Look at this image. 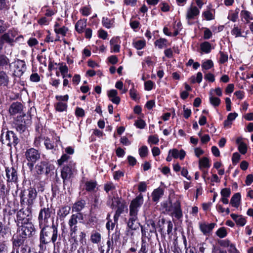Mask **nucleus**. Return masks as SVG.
Instances as JSON below:
<instances>
[{"instance_id":"55","label":"nucleus","mask_w":253,"mask_h":253,"mask_svg":"<svg viewBox=\"0 0 253 253\" xmlns=\"http://www.w3.org/2000/svg\"><path fill=\"white\" fill-rule=\"evenodd\" d=\"M159 139L157 135H150L148 138V142L154 144L158 143Z\"/></svg>"},{"instance_id":"28","label":"nucleus","mask_w":253,"mask_h":253,"mask_svg":"<svg viewBox=\"0 0 253 253\" xmlns=\"http://www.w3.org/2000/svg\"><path fill=\"white\" fill-rule=\"evenodd\" d=\"M97 186V182L95 181H87L85 183V190L89 192H94Z\"/></svg>"},{"instance_id":"17","label":"nucleus","mask_w":253,"mask_h":253,"mask_svg":"<svg viewBox=\"0 0 253 253\" xmlns=\"http://www.w3.org/2000/svg\"><path fill=\"white\" fill-rule=\"evenodd\" d=\"M71 210L70 207L68 206H63L59 208L57 211V215L61 220L64 219L70 213Z\"/></svg>"},{"instance_id":"37","label":"nucleus","mask_w":253,"mask_h":253,"mask_svg":"<svg viewBox=\"0 0 253 253\" xmlns=\"http://www.w3.org/2000/svg\"><path fill=\"white\" fill-rule=\"evenodd\" d=\"M7 191L6 187L3 180H0V199L4 198L6 195Z\"/></svg>"},{"instance_id":"58","label":"nucleus","mask_w":253,"mask_h":253,"mask_svg":"<svg viewBox=\"0 0 253 253\" xmlns=\"http://www.w3.org/2000/svg\"><path fill=\"white\" fill-rule=\"evenodd\" d=\"M222 197H229L231 194V191L229 188H224L221 191Z\"/></svg>"},{"instance_id":"46","label":"nucleus","mask_w":253,"mask_h":253,"mask_svg":"<svg viewBox=\"0 0 253 253\" xmlns=\"http://www.w3.org/2000/svg\"><path fill=\"white\" fill-rule=\"evenodd\" d=\"M216 234L219 238H222L226 236L227 232L224 227H221L217 230Z\"/></svg>"},{"instance_id":"23","label":"nucleus","mask_w":253,"mask_h":253,"mask_svg":"<svg viewBox=\"0 0 253 253\" xmlns=\"http://www.w3.org/2000/svg\"><path fill=\"white\" fill-rule=\"evenodd\" d=\"M199 13V10L196 6H191L188 10L186 18L188 20L193 19Z\"/></svg>"},{"instance_id":"22","label":"nucleus","mask_w":253,"mask_h":253,"mask_svg":"<svg viewBox=\"0 0 253 253\" xmlns=\"http://www.w3.org/2000/svg\"><path fill=\"white\" fill-rule=\"evenodd\" d=\"M9 82V78L6 73L3 71H0V86H7Z\"/></svg>"},{"instance_id":"29","label":"nucleus","mask_w":253,"mask_h":253,"mask_svg":"<svg viewBox=\"0 0 253 253\" xmlns=\"http://www.w3.org/2000/svg\"><path fill=\"white\" fill-rule=\"evenodd\" d=\"M241 194L239 193L235 194L231 198L230 204L233 207L237 208L240 204Z\"/></svg>"},{"instance_id":"20","label":"nucleus","mask_w":253,"mask_h":253,"mask_svg":"<svg viewBox=\"0 0 253 253\" xmlns=\"http://www.w3.org/2000/svg\"><path fill=\"white\" fill-rule=\"evenodd\" d=\"M215 225V224L214 223H211L210 224L203 223L200 224V228L204 235H207L212 230Z\"/></svg>"},{"instance_id":"33","label":"nucleus","mask_w":253,"mask_h":253,"mask_svg":"<svg viewBox=\"0 0 253 253\" xmlns=\"http://www.w3.org/2000/svg\"><path fill=\"white\" fill-rule=\"evenodd\" d=\"M101 238V234L97 231H94L91 234L90 240L94 244H98L100 242Z\"/></svg>"},{"instance_id":"64","label":"nucleus","mask_w":253,"mask_h":253,"mask_svg":"<svg viewBox=\"0 0 253 253\" xmlns=\"http://www.w3.org/2000/svg\"><path fill=\"white\" fill-rule=\"evenodd\" d=\"M30 80L33 82H39L40 77L37 73H33L30 76Z\"/></svg>"},{"instance_id":"15","label":"nucleus","mask_w":253,"mask_h":253,"mask_svg":"<svg viewBox=\"0 0 253 253\" xmlns=\"http://www.w3.org/2000/svg\"><path fill=\"white\" fill-rule=\"evenodd\" d=\"M0 37L4 42H5L11 46L14 45L13 43L15 42L14 38L15 36L12 31H8L7 33L3 34Z\"/></svg>"},{"instance_id":"53","label":"nucleus","mask_w":253,"mask_h":253,"mask_svg":"<svg viewBox=\"0 0 253 253\" xmlns=\"http://www.w3.org/2000/svg\"><path fill=\"white\" fill-rule=\"evenodd\" d=\"M44 144L47 149H52L54 148L53 143L48 138L44 139Z\"/></svg>"},{"instance_id":"11","label":"nucleus","mask_w":253,"mask_h":253,"mask_svg":"<svg viewBox=\"0 0 253 253\" xmlns=\"http://www.w3.org/2000/svg\"><path fill=\"white\" fill-rule=\"evenodd\" d=\"M53 168V166L47 161H42L36 165L35 169L38 174L47 175Z\"/></svg>"},{"instance_id":"63","label":"nucleus","mask_w":253,"mask_h":253,"mask_svg":"<svg viewBox=\"0 0 253 253\" xmlns=\"http://www.w3.org/2000/svg\"><path fill=\"white\" fill-rule=\"evenodd\" d=\"M75 114L78 117H83L84 116V111L82 108L77 107L76 109Z\"/></svg>"},{"instance_id":"57","label":"nucleus","mask_w":253,"mask_h":253,"mask_svg":"<svg viewBox=\"0 0 253 253\" xmlns=\"http://www.w3.org/2000/svg\"><path fill=\"white\" fill-rule=\"evenodd\" d=\"M70 158V157L67 154H63L61 158L58 160L59 165H62L64 162H66Z\"/></svg>"},{"instance_id":"7","label":"nucleus","mask_w":253,"mask_h":253,"mask_svg":"<svg viewBox=\"0 0 253 253\" xmlns=\"http://www.w3.org/2000/svg\"><path fill=\"white\" fill-rule=\"evenodd\" d=\"M31 124V117L24 115L17 117L14 127L17 131L21 133L25 131L27 126L30 125Z\"/></svg>"},{"instance_id":"50","label":"nucleus","mask_w":253,"mask_h":253,"mask_svg":"<svg viewBox=\"0 0 253 253\" xmlns=\"http://www.w3.org/2000/svg\"><path fill=\"white\" fill-rule=\"evenodd\" d=\"M231 32L232 35H235L236 37L242 36L241 29L238 27L234 26Z\"/></svg>"},{"instance_id":"8","label":"nucleus","mask_w":253,"mask_h":253,"mask_svg":"<svg viewBox=\"0 0 253 253\" xmlns=\"http://www.w3.org/2000/svg\"><path fill=\"white\" fill-rule=\"evenodd\" d=\"M22 225L18 229L17 232L20 235L27 238L32 236L33 232H35L34 225L31 221L21 223Z\"/></svg>"},{"instance_id":"47","label":"nucleus","mask_w":253,"mask_h":253,"mask_svg":"<svg viewBox=\"0 0 253 253\" xmlns=\"http://www.w3.org/2000/svg\"><path fill=\"white\" fill-rule=\"evenodd\" d=\"M139 154L141 158L145 157L148 154V148L146 146H143L139 149Z\"/></svg>"},{"instance_id":"42","label":"nucleus","mask_w":253,"mask_h":253,"mask_svg":"<svg viewBox=\"0 0 253 253\" xmlns=\"http://www.w3.org/2000/svg\"><path fill=\"white\" fill-rule=\"evenodd\" d=\"M213 66V64L212 61L211 60H207L206 61L204 62L202 64V67L203 70H207L211 68H212Z\"/></svg>"},{"instance_id":"26","label":"nucleus","mask_w":253,"mask_h":253,"mask_svg":"<svg viewBox=\"0 0 253 253\" xmlns=\"http://www.w3.org/2000/svg\"><path fill=\"white\" fill-rule=\"evenodd\" d=\"M120 203L121 202L118 197H112L110 196H108V200L107 202V204L110 206L112 209L116 208Z\"/></svg>"},{"instance_id":"10","label":"nucleus","mask_w":253,"mask_h":253,"mask_svg":"<svg viewBox=\"0 0 253 253\" xmlns=\"http://www.w3.org/2000/svg\"><path fill=\"white\" fill-rule=\"evenodd\" d=\"M78 219L73 214L70 217L68 224L69 227V234L71 238L75 242H77V232L78 230Z\"/></svg>"},{"instance_id":"27","label":"nucleus","mask_w":253,"mask_h":253,"mask_svg":"<svg viewBox=\"0 0 253 253\" xmlns=\"http://www.w3.org/2000/svg\"><path fill=\"white\" fill-rule=\"evenodd\" d=\"M85 202L82 200L76 202L72 207V211L80 212L85 207Z\"/></svg>"},{"instance_id":"35","label":"nucleus","mask_w":253,"mask_h":253,"mask_svg":"<svg viewBox=\"0 0 253 253\" xmlns=\"http://www.w3.org/2000/svg\"><path fill=\"white\" fill-rule=\"evenodd\" d=\"M201 49L205 53H208L211 50V44L208 42H205L200 45Z\"/></svg>"},{"instance_id":"59","label":"nucleus","mask_w":253,"mask_h":253,"mask_svg":"<svg viewBox=\"0 0 253 253\" xmlns=\"http://www.w3.org/2000/svg\"><path fill=\"white\" fill-rule=\"evenodd\" d=\"M145 89L146 90H151L154 86V83L150 80L147 81L145 82Z\"/></svg>"},{"instance_id":"51","label":"nucleus","mask_w":253,"mask_h":253,"mask_svg":"<svg viewBox=\"0 0 253 253\" xmlns=\"http://www.w3.org/2000/svg\"><path fill=\"white\" fill-rule=\"evenodd\" d=\"M104 190L106 193H108L110 191L115 189V186L112 182H109L104 185Z\"/></svg>"},{"instance_id":"61","label":"nucleus","mask_w":253,"mask_h":253,"mask_svg":"<svg viewBox=\"0 0 253 253\" xmlns=\"http://www.w3.org/2000/svg\"><path fill=\"white\" fill-rule=\"evenodd\" d=\"M184 243L185 245L186 252L185 253H197L196 249L195 247H189L188 248H186V241L185 240Z\"/></svg>"},{"instance_id":"18","label":"nucleus","mask_w":253,"mask_h":253,"mask_svg":"<svg viewBox=\"0 0 253 253\" xmlns=\"http://www.w3.org/2000/svg\"><path fill=\"white\" fill-rule=\"evenodd\" d=\"M22 110V104L20 102H16L11 104L9 109V112L11 115H13L21 113Z\"/></svg>"},{"instance_id":"14","label":"nucleus","mask_w":253,"mask_h":253,"mask_svg":"<svg viewBox=\"0 0 253 253\" xmlns=\"http://www.w3.org/2000/svg\"><path fill=\"white\" fill-rule=\"evenodd\" d=\"M27 201L25 202L26 206L33 208L34 203L37 196V192L36 189L30 187L27 190Z\"/></svg>"},{"instance_id":"19","label":"nucleus","mask_w":253,"mask_h":253,"mask_svg":"<svg viewBox=\"0 0 253 253\" xmlns=\"http://www.w3.org/2000/svg\"><path fill=\"white\" fill-rule=\"evenodd\" d=\"M10 233L11 230L9 227L0 221V235L3 239H7L10 237Z\"/></svg>"},{"instance_id":"41","label":"nucleus","mask_w":253,"mask_h":253,"mask_svg":"<svg viewBox=\"0 0 253 253\" xmlns=\"http://www.w3.org/2000/svg\"><path fill=\"white\" fill-rule=\"evenodd\" d=\"M113 237H114L115 240L116 241L119 238V235L117 234L116 233L115 234H113L112 237V241L110 240H108L107 242V252H109L111 247L113 246Z\"/></svg>"},{"instance_id":"1","label":"nucleus","mask_w":253,"mask_h":253,"mask_svg":"<svg viewBox=\"0 0 253 253\" xmlns=\"http://www.w3.org/2000/svg\"><path fill=\"white\" fill-rule=\"evenodd\" d=\"M58 224L52 221L51 226L45 225L39 226L41 231L40 233V245L41 249L45 248L44 245L52 242L54 246H55L56 242L58 237L60 238L58 230Z\"/></svg>"},{"instance_id":"25","label":"nucleus","mask_w":253,"mask_h":253,"mask_svg":"<svg viewBox=\"0 0 253 253\" xmlns=\"http://www.w3.org/2000/svg\"><path fill=\"white\" fill-rule=\"evenodd\" d=\"M26 238V237H23L18 234L15 238H13V248H17L19 249V247L24 244Z\"/></svg>"},{"instance_id":"38","label":"nucleus","mask_w":253,"mask_h":253,"mask_svg":"<svg viewBox=\"0 0 253 253\" xmlns=\"http://www.w3.org/2000/svg\"><path fill=\"white\" fill-rule=\"evenodd\" d=\"M199 167L202 169V167L205 168H209L210 165L209 164V160L207 157H204L199 160Z\"/></svg>"},{"instance_id":"3","label":"nucleus","mask_w":253,"mask_h":253,"mask_svg":"<svg viewBox=\"0 0 253 253\" xmlns=\"http://www.w3.org/2000/svg\"><path fill=\"white\" fill-rule=\"evenodd\" d=\"M20 203L23 208L17 212V220L19 223L31 221L32 217L33 208L26 206L25 207V201L22 193L20 195Z\"/></svg>"},{"instance_id":"40","label":"nucleus","mask_w":253,"mask_h":253,"mask_svg":"<svg viewBox=\"0 0 253 253\" xmlns=\"http://www.w3.org/2000/svg\"><path fill=\"white\" fill-rule=\"evenodd\" d=\"M85 237L86 234L84 232L82 231L79 233L78 236H77V242H75V241H74V242L76 244H78V242L83 244L84 242H85Z\"/></svg>"},{"instance_id":"12","label":"nucleus","mask_w":253,"mask_h":253,"mask_svg":"<svg viewBox=\"0 0 253 253\" xmlns=\"http://www.w3.org/2000/svg\"><path fill=\"white\" fill-rule=\"evenodd\" d=\"M25 156L27 161L36 163L41 158V153L38 150L31 148L26 150Z\"/></svg>"},{"instance_id":"30","label":"nucleus","mask_w":253,"mask_h":253,"mask_svg":"<svg viewBox=\"0 0 253 253\" xmlns=\"http://www.w3.org/2000/svg\"><path fill=\"white\" fill-rule=\"evenodd\" d=\"M164 194V191L161 188L155 189L152 194V200L154 202H157L160 197Z\"/></svg>"},{"instance_id":"45","label":"nucleus","mask_w":253,"mask_h":253,"mask_svg":"<svg viewBox=\"0 0 253 253\" xmlns=\"http://www.w3.org/2000/svg\"><path fill=\"white\" fill-rule=\"evenodd\" d=\"M241 15L243 18H244L247 22L249 21L250 20L253 19L252 17L251 16V13L248 11L247 10H242L241 12Z\"/></svg>"},{"instance_id":"24","label":"nucleus","mask_w":253,"mask_h":253,"mask_svg":"<svg viewBox=\"0 0 253 253\" xmlns=\"http://www.w3.org/2000/svg\"><path fill=\"white\" fill-rule=\"evenodd\" d=\"M232 218L235 221L237 225L243 226L246 223V220L241 215L232 213L230 215Z\"/></svg>"},{"instance_id":"4","label":"nucleus","mask_w":253,"mask_h":253,"mask_svg":"<svg viewBox=\"0 0 253 253\" xmlns=\"http://www.w3.org/2000/svg\"><path fill=\"white\" fill-rule=\"evenodd\" d=\"M0 141L3 145L9 148L16 147L20 141L16 134L11 130L2 129L0 134Z\"/></svg>"},{"instance_id":"52","label":"nucleus","mask_w":253,"mask_h":253,"mask_svg":"<svg viewBox=\"0 0 253 253\" xmlns=\"http://www.w3.org/2000/svg\"><path fill=\"white\" fill-rule=\"evenodd\" d=\"M8 247L5 242H0V253H7Z\"/></svg>"},{"instance_id":"39","label":"nucleus","mask_w":253,"mask_h":253,"mask_svg":"<svg viewBox=\"0 0 253 253\" xmlns=\"http://www.w3.org/2000/svg\"><path fill=\"white\" fill-rule=\"evenodd\" d=\"M68 31V28L63 26L61 28H54V31L57 34H61L63 36H65L66 34Z\"/></svg>"},{"instance_id":"16","label":"nucleus","mask_w":253,"mask_h":253,"mask_svg":"<svg viewBox=\"0 0 253 253\" xmlns=\"http://www.w3.org/2000/svg\"><path fill=\"white\" fill-rule=\"evenodd\" d=\"M9 4L6 0H0V17L4 18L8 14Z\"/></svg>"},{"instance_id":"34","label":"nucleus","mask_w":253,"mask_h":253,"mask_svg":"<svg viewBox=\"0 0 253 253\" xmlns=\"http://www.w3.org/2000/svg\"><path fill=\"white\" fill-rule=\"evenodd\" d=\"M55 107L56 111L63 112L67 110V104L66 103L59 101L55 104Z\"/></svg>"},{"instance_id":"43","label":"nucleus","mask_w":253,"mask_h":253,"mask_svg":"<svg viewBox=\"0 0 253 253\" xmlns=\"http://www.w3.org/2000/svg\"><path fill=\"white\" fill-rule=\"evenodd\" d=\"M134 46L137 49H141L143 48L146 45L145 41L143 40H139L134 42L133 43Z\"/></svg>"},{"instance_id":"21","label":"nucleus","mask_w":253,"mask_h":253,"mask_svg":"<svg viewBox=\"0 0 253 253\" xmlns=\"http://www.w3.org/2000/svg\"><path fill=\"white\" fill-rule=\"evenodd\" d=\"M9 59L3 54H0V69H6L8 66H10Z\"/></svg>"},{"instance_id":"32","label":"nucleus","mask_w":253,"mask_h":253,"mask_svg":"<svg viewBox=\"0 0 253 253\" xmlns=\"http://www.w3.org/2000/svg\"><path fill=\"white\" fill-rule=\"evenodd\" d=\"M170 206L169 207H166V210L169 211H179V210H181L180 203L179 201H176L173 205H172L170 202Z\"/></svg>"},{"instance_id":"2","label":"nucleus","mask_w":253,"mask_h":253,"mask_svg":"<svg viewBox=\"0 0 253 253\" xmlns=\"http://www.w3.org/2000/svg\"><path fill=\"white\" fill-rule=\"evenodd\" d=\"M143 203V197L140 194L132 200L129 206V218L127 223L128 228L131 230H136L141 224L138 222V212L139 208Z\"/></svg>"},{"instance_id":"9","label":"nucleus","mask_w":253,"mask_h":253,"mask_svg":"<svg viewBox=\"0 0 253 253\" xmlns=\"http://www.w3.org/2000/svg\"><path fill=\"white\" fill-rule=\"evenodd\" d=\"M5 176L7 184L18 182V176L17 167L12 166L5 168Z\"/></svg>"},{"instance_id":"62","label":"nucleus","mask_w":253,"mask_h":253,"mask_svg":"<svg viewBox=\"0 0 253 253\" xmlns=\"http://www.w3.org/2000/svg\"><path fill=\"white\" fill-rule=\"evenodd\" d=\"M168 224L167 227V233L169 235H172V231L173 228V224L170 220H169L167 222Z\"/></svg>"},{"instance_id":"60","label":"nucleus","mask_w":253,"mask_h":253,"mask_svg":"<svg viewBox=\"0 0 253 253\" xmlns=\"http://www.w3.org/2000/svg\"><path fill=\"white\" fill-rule=\"evenodd\" d=\"M203 15H204L205 19L207 20H211L214 19V17H213L212 14L209 10L205 11L203 13Z\"/></svg>"},{"instance_id":"13","label":"nucleus","mask_w":253,"mask_h":253,"mask_svg":"<svg viewBox=\"0 0 253 253\" xmlns=\"http://www.w3.org/2000/svg\"><path fill=\"white\" fill-rule=\"evenodd\" d=\"M14 74L16 76L21 77L24 72L26 71V66L24 61L17 59L14 62Z\"/></svg>"},{"instance_id":"48","label":"nucleus","mask_w":253,"mask_h":253,"mask_svg":"<svg viewBox=\"0 0 253 253\" xmlns=\"http://www.w3.org/2000/svg\"><path fill=\"white\" fill-rule=\"evenodd\" d=\"M238 150L242 154H245L247 151V146L245 143H241L238 146Z\"/></svg>"},{"instance_id":"54","label":"nucleus","mask_w":253,"mask_h":253,"mask_svg":"<svg viewBox=\"0 0 253 253\" xmlns=\"http://www.w3.org/2000/svg\"><path fill=\"white\" fill-rule=\"evenodd\" d=\"M137 127L142 129L144 128L146 126L145 122L142 119H139L135 121L134 124Z\"/></svg>"},{"instance_id":"44","label":"nucleus","mask_w":253,"mask_h":253,"mask_svg":"<svg viewBox=\"0 0 253 253\" xmlns=\"http://www.w3.org/2000/svg\"><path fill=\"white\" fill-rule=\"evenodd\" d=\"M113 22V20H111L108 18L103 17L102 18V24L103 26L108 29L111 28Z\"/></svg>"},{"instance_id":"36","label":"nucleus","mask_w":253,"mask_h":253,"mask_svg":"<svg viewBox=\"0 0 253 253\" xmlns=\"http://www.w3.org/2000/svg\"><path fill=\"white\" fill-rule=\"evenodd\" d=\"M210 102L213 106L216 107L220 104V99L218 97L213 96L210 92Z\"/></svg>"},{"instance_id":"31","label":"nucleus","mask_w":253,"mask_h":253,"mask_svg":"<svg viewBox=\"0 0 253 253\" xmlns=\"http://www.w3.org/2000/svg\"><path fill=\"white\" fill-rule=\"evenodd\" d=\"M86 26V21L79 20L75 25V29L79 33H82Z\"/></svg>"},{"instance_id":"56","label":"nucleus","mask_w":253,"mask_h":253,"mask_svg":"<svg viewBox=\"0 0 253 253\" xmlns=\"http://www.w3.org/2000/svg\"><path fill=\"white\" fill-rule=\"evenodd\" d=\"M218 243L221 246L225 248L229 247L232 245L230 241L228 239L219 240Z\"/></svg>"},{"instance_id":"6","label":"nucleus","mask_w":253,"mask_h":253,"mask_svg":"<svg viewBox=\"0 0 253 253\" xmlns=\"http://www.w3.org/2000/svg\"><path fill=\"white\" fill-rule=\"evenodd\" d=\"M51 214L52 210L48 207V205L47 207L42 208L39 211L38 218L39 226L49 225Z\"/></svg>"},{"instance_id":"49","label":"nucleus","mask_w":253,"mask_h":253,"mask_svg":"<svg viewBox=\"0 0 253 253\" xmlns=\"http://www.w3.org/2000/svg\"><path fill=\"white\" fill-rule=\"evenodd\" d=\"M147 246L148 244L147 243L146 241L142 238L141 241V247L139 252L142 253H147Z\"/></svg>"},{"instance_id":"5","label":"nucleus","mask_w":253,"mask_h":253,"mask_svg":"<svg viewBox=\"0 0 253 253\" xmlns=\"http://www.w3.org/2000/svg\"><path fill=\"white\" fill-rule=\"evenodd\" d=\"M75 169V164L72 162H70L63 167L61 171V176L63 179L64 187L67 185L68 181L73 176Z\"/></svg>"}]
</instances>
